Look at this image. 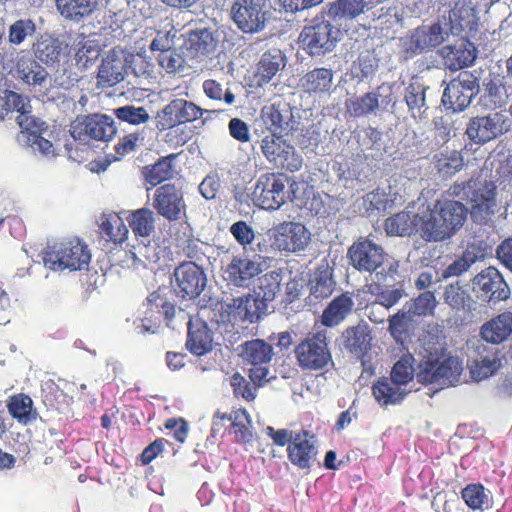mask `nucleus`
I'll return each instance as SVG.
<instances>
[{
  "mask_svg": "<svg viewBox=\"0 0 512 512\" xmlns=\"http://www.w3.org/2000/svg\"><path fill=\"white\" fill-rule=\"evenodd\" d=\"M256 205L267 210H277L286 201L285 183L274 173L261 175L252 192Z\"/></svg>",
  "mask_w": 512,
  "mask_h": 512,
  "instance_id": "nucleus-15",
  "label": "nucleus"
},
{
  "mask_svg": "<svg viewBox=\"0 0 512 512\" xmlns=\"http://www.w3.org/2000/svg\"><path fill=\"white\" fill-rule=\"evenodd\" d=\"M113 114L122 122L132 125L147 123L150 119L148 111L142 106L125 105L113 110Z\"/></svg>",
  "mask_w": 512,
  "mask_h": 512,
  "instance_id": "nucleus-56",
  "label": "nucleus"
},
{
  "mask_svg": "<svg viewBox=\"0 0 512 512\" xmlns=\"http://www.w3.org/2000/svg\"><path fill=\"white\" fill-rule=\"evenodd\" d=\"M483 257L484 253L475 244L469 245L460 258L454 260L445 268L442 277L449 278L459 276Z\"/></svg>",
  "mask_w": 512,
  "mask_h": 512,
  "instance_id": "nucleus-45",
  "label": "nucleus"
},
{
  "mask_svg": "<svg viewBox=\"0 0 512 512\" xmlns=\"http://www.w3.org/2000/svg\"><path fill=\"white\" fill-rule=\"evenodd\" d=\"M285 278L283 269L269 271L258 278V288L262 293L261 300L271 301L280 290L282 280Z\"/></svg>",
  "mask_w": 512,
  "mask_h": 512,
  "instance_id": "nucleus-47",
  "label": "nucleus"
},
{
  "mask_svg": "<svg viewBox=\"0 0 512 512\" xmlns=\"http://www.w3.org/2000/svg\"><path fill=\"white\" fill-rule=\"evenodd\" d=\"M224 420L231 421V433L234 435V440L237 443H248L252 440V421L245 408L234 410L229 415L217 411L213 416V430L215 431L217 427H222Z\"/></svg>",
  "mask_w": 512,
  "mask_h": 512,
  "instance_id": "nucleus-29",
  "label": "nucleus"
},
{
  "mask_svg": "<svg viewBox=\"0 0 512 512\" xmlns=\"http://www.w3.org/2000/svg\"><path fill=\"white\" fill-rule=\"evenodd\" d=\"M285 66V56L279 49L265 52L258 63L257 78L260 86L267 84Z\"/></svg>",
  "mask_w": 512,
  "mask_h": 512,
  "instance_id": "nucleus-39",
  "label": "nucleus"
},
{
  "mask_svg": "<svg viewBox=\"0 0 512 512\" xmlns=\"http://www.w3.org/2000/svg\"><path fill=\"white\" fill-rule=\"evenodd\" d=\"M437 306L434 294L430 291L406 302L401 310L387 320H411L413 317H431Z\"/></svg>",
  "mask_w": 512,
  "mask_h": 512,
  "instance_id": "nucleus-31",
  "label": "nucleus"
},
{
  "mask_svg": "<svg viewBox=\"0 0 512 512\" xmlns=\"http://www.w3.org/2000/svg\"><path fill=\"white\" fill-rule=\"evenodd\" d=\"M152 206L169 221H179L186 212L183 193L173 184H165L155 190Z\"/></svg>",
  "mask_w": 512,
  "mask_h": 512,
  "instance_id": "nucleus-18",
  "label": "nucleus"
},
{
  "mask_svg": "<svg viewBox=\"0 0 512 512\" xmlns=\"http://www.w3.org/2000/svg\"><path fill=\"white\" fill-rule=\"evenodd\" d=\"M16 72L26 84L38 88L40 92H46L51 87L46 69L31 58L21 57L17 61Z\"/></svg>",
  "mask_w": 512,
  "mask_h": 512,
  "instance_id": "nucleus-30",
  "label": "nucleus"
},
{
  "mask_svg": "<svg viewBox=\"0 0 512 512\" xmlns=\"http://www.w3.org/2000/svg\"><path fill=\"white\" fill-rule=\"evenodd\" d=\"M403 297V292L399 289L388 290L383 292L379 296V301L372 303L365 307V316L369 318V320H378V315L393 306ZM380 320H384L381 318Z\"/></svg>",
  "mask_w": 512,
  "mask_h": 512,
  "instance_id": "nucleus-53",
  "label": "nucleus"
},
{
  "mask_svg": "<svg viewBox=\"0 0 512 512\" xmlns=\"http://www.w3.org/2000/svg\"><path fill=\"white\" fill-rule=\"evenodd\" d=\"M511 120L504 111L491 112L472 118L466 128L468 138L477 144H485L510 130Z\"/></svg>",
  "mask_w": 512,
  "mask_h": 512,
  "instance_id": "nucleus-11",
  "label": "nucleus"
},
{
  "mask_svg": "<svg viewBox=\"0 0 512 512\" xmlns=\"http://www.w3.org/2000/svg\"><path fill=\"white\" fill-rule=\"evenodd\" d=\"M445 301L457 310H470L472 301L467 292L460 286L451 284L446 288Z\"/></svg>",
  "mask_w": 512,
  "mask_h": 512,
  "instance_id": "nucleus-61",
  "label": "nucleus"
},
{
  "mask_svg": "<svg viewBox=\"0 0 512 512\" xmlns=\"http://www.w3.org/2000/svg\"><path fill=\"white\" fill-rule=\"evenodd\" d=\"M298 365L303 370L317 371L332 360L325 330L308 335L294 349Z\"/></svg>",
  "mask_w": 512,
  "mask_h": 512,
  "instance_id": "nucleus-8",
  "label": "nucleus"
},
{
  "mask_svg": "<svg viewBox=\"0 0 512 512\" xmlns=\"http://www.w3.org/2000/svg\"><path fill=\"white\" fill-rule=\"evenodd\" d=\"M174 159L175 155H169L158 160L153 165L145 166L142 170L143 177L152 186L172 178L174 173L172 161Z\"/></svg>",
  "mask_w": 512,
  "mask_h": 512,
  "instance_id": "nucleus-44",
  "label": "nucleus"
},
{
  "mask_svg": "<svg viewBox=\"0 0 512 512\" xmlns=\"http://www.w3.org/2000/svg\"><path fill=\"white\" fill-rule=\"evenodd\" d=\"M339 30L330 22L321 21L306 26L300 33L299 41L311 56H324L331 52L338 42Z\"/></svg>",
  "mask_w": 512,
  "mask_h": 512,
  "instance_id": "nucleus-13",
  "label": "nucleus"
},
{
  "mask_svg": "<svg viewBox=\"0 0 512 512\" xmlns=\"http://www.w3.org/2000/svg\"><path fill=\"white\" fill-rule=\"evenodd\" d=\"M204 94L212 101L226 106L234 105L236 96L230 87L214 79H207L202 84Z\"/></svg>",
  "mask_w": 512,
  "mask_h": 512,
  "instance_id": "nucleus-49",
  "label": "nucleus"
},
{
  "mask_svg": "<svg viewBox=\"0 0 512 512\" xmlns=\"http://www.w3.org/2000/svg\"><path fill=\"white\" fill-rule=\"evenodd\" d=\"M174 278L177 294L190 299L199 296L207 282L203 270L193 262L179 265L174 271Z\"/></svg>",
  "mask_w": 512,
  "mask_h": 512,
  "instance_id": "nucleus-21",
  "label": "nucleus"
},
{
  "mask_svg": "<svg viewBox=\"0 0 512 512\" xmlns=\"http://www.w3.org/2000/svg\"><path fill=\"white\" fill-rule=\"evenodd\" d=\"M213 333L207 322H188L186 348L196 356H202L212 349Z\"/></svg>",
  "mask_w": 512,
  "mask_h": 512,
  "instance_id": "nucleus-32",
  "label": "nucleus"
},
{
  "mask_svg": "<svg viewBox=\"0 0 512 512\" xmlns=\"http://www.w3.org/2000/svg\"><path fill=\"white\" fill-rule=\"evenodd\" d=\"M501 367V360L496 354L483 357L480 361H475L471 366L472 378L481 381L493 375Z\"/></svg>",
  "mask_w": 512,
  "mask_h": 512,
  "instance_id": "nucleus-59",
  "label": "nucleus"
},
{
  "mask_svg": "<svg viewBox=\"0 0 512 512\" xmlns=\"http://www.w3.org/2000/svg\"><path fill=\"white\" fill-rule=\"evenodd\" d=\"M318 445L314 433L301 429L295 433L287 447V458L290 463L301 470H310L317 460Z\"/></svg>",
  "mask_w": 512,
  "mask_h": 512,
  "instance_id": "nucleus-16",
  "label": "nucleus"
},
{
  "mask_svg": "<svg viewBox=\"0 0 512 512\" xmlns=\"http://www.w3.org/2000/svg\"><path fill=\"white\" fill-rule=\"evenodd\" d=\"M90 251L79 239H65L48 245L44 253V265L51 270L70 271L87 269Z\"/></svg>",
  "mask_w": 512,
  "mask_h": 512,
  "instance_id": "nucleus-5",
  "label": "nucleus"
},
{
  "mask_svg": "<svg viewBox=\"0 0 512 512\" xmlns=\"http://www.w3.org/2000/svg\"><path fill=\"white\" fill-rule=\"evenodd\" d=\"M221 32L216 28H197L187 32L185 46L194 57L214 53L220 42Z\"/></svg>",
  "mask_w": 512,
  "mask_h": 512,
  "instance_id": "nucleus-28",
  "label": "nucleus"
},
{
  "mask_svg": "<svg viewBox=\"0 0 512 512\" xmlns=\"http://www.w3.org/2000/svg\"><path fill=\"white\" fill-rule=\"evenodd\" d=\"M461 497L467 507L473 511L488 508L489 496L481 483H471L461 490Z\"/></svg>",
  "mask_w": 512,
  "mask_h": 512,
  "instance_id": "nucleus-48",
  "label": "nucleus"
},
{
  "mask_svg": "<svg viewBox=\"0 0 512 512\" xmlns=\"http://www.w3.org/2000/svg\"><path fill=\"white\" fill-rule=\"evenodd\" d=\"M284 135H267L261 140V151L274 167L296 172L303 164L302 156L293 145L283 139Z\"/></svg>",
  "mask_w": 512,
  "mask_h": 512,
  "instance_id": "nucleus-10",
  "label": "nucleus"
},
{
  "mask_svg": "<svg viewBox=\"0 0 512 512\" xmlns=\"http://www.w3.org/2000/svg\"><path fill=\"white\" fill-rule=\"evenodd\" d=\"M484 94L483 99L495 107H501L506 104L508 99V94L506 88L502 85L500 80L489 79L488 81L484 80L483 82Z\"/></svg>",
  "mask_w": 512,
  "mask_h": 512,
  "instance_id": "nucleus-60",
  "label": "nucleus"
},
{
  "mask_svg": "<svg viewBox=\"0 0 512 512\" xmlns=\"http://www.w3.org/2000/svg\"><path fill=\"white\" fill-rule=\"evenodd\" d=\"M427 90L428 87L418 81L411 82L406 88L405 101L413 117H421L427 110Z\"/></svg>",
  "mask_w": 512,
  "mask_h": 512,
  "instance_id": "nucleus-46",
  "label": "nucleus"
},
{
  "mask_svg": "<svg viewBox=\"0 0 512 512\" xmlns=\"http://www.w3.org/2000/svg\"><path fill=\"white\" fill-rule=\"evenodd\" d=\"M481 74L480 69L461 71L451 79L442 96L444 106L453 112H461L469 107L479 93Z\"/></svg>",
  "mask_w": 512,
  "mask_h": 512,
  "instance_id": "nucleus-6",
  "label": "nucleus"
},
{
  "mask_svg": "<svg viewBox=\"0 0 512 512\" xmlns=\"http://www.w3.org/2000/svg\"><path fill=\"white\" fill-rule=\"evenodd\" d=\"M143 308L147 318L164 316L166 319L178 317L180 320H184L187 317L188 320H192V315L184 313L182 309H179L178 313H176L174 305L158 292H152L147 297L143 303Z\"/></svg>",
  "mask_w": 512,
  "mask_h": 512,
  "instance_id": "nucleus-36",
  "label": "nucleus"
},
{
  "mask_svg": "<svg viewBox=\"0 0 512 512\" xmlns=\"http://www.w3.org/2000/svg\"><path fill=\"white\" fill-rule=\"evenodd\" d=\"M156 220L157 216L149 208L137 209L133 211L128 218L129 225L134 235L143 239L134 249L138 251L139 255L148 260H153V256L148 252L146 241L150 243L148 239L155 232Z\"/></svg>",
  "mask_w": 512,
  "mask_h": 512,
  "instance_id": "nucleus-25",
  "label": "nucleus"
},
{
  "mask_svg": "<svg viewBox=\"0 0 512 512\" xmlns=\"http://www.w3.org/2000/svg\"><path fill=\"white\" fill-rule=\"evenodd\" d=\"M335 282L328 264L320 265L310 280V292L315 298H324L332 294Z\"/></svg>",
  "mask_w": 512,
  "mask_h": 512,
  "instance_id": "nucleus-43",
  "label": "nucleus"
},
{
  "mask_svg": "<svg viewBox=\"0 0 512 512\" xmlns=\"http://www.w3.org/2000/svg\"><path fill=\"white\" fill-rule=\"evenodd\" d=\"M4 98L3 102L6 109V115L9 112H17L18 115L22 112H30L31 105L30 101L27 97H24L14 91L4 90Z\"/></svg>",
  "mask_w": 512,
  "mask_h": 512,
  "instance_id": "nucleus-63",
  "label": "nucleus"
},
{
  "mask_svg": "<svg viewBox=\"0 0 512 512\" xmlns=\"http://www.w3.org/2000/svg\"><path fill=\"white\" fill-rule=\"evenodd\" d=\"M36 31V25L32 19H19L10 25L8 41L12 45H20L26 38L31 37Z\"/></svg>",
  "mask_w": 512,
  "mask_h": 512,
  "instance_id": "nucleus-57",
  "label": "nucleus"
},
{
  "mask_svg": "<svg viewBox=\"0 0 512 512\" xmlns=\"http://www.w3.org/2000/svg\"><path fill=\"white\" fill-rule=\"evenodd\" d=\"M7 409L12 418L21 424H28L36 419L37 413L33 411V400L24 393L13 394L7 399Z\"/></svg>",
  "mask_w": 512,
  "mask_h": 512,
  "instance_id": "nucleus-41",
  "label": "nucleus"
},
{
  "mask_svg": "<svg viewBox=\"0 0 512 512\" xmlns=\"http://www.w3.org/2000/svg\"><path fill=\"white\" fill-rule=\"evenodd\" d=\"M56 8L66 20L79 23L98 9V0H55Z\"/></svg>",
  "mask_w": 512,
  "mask_h": 512,
  "instance_id": "nucleus-35",
  "label": "nucleus"
},
{
  "mask_svg": "<svg viewBox=\"0 0 512 512\" xmlns=\"http://www.w3.org/2000/svg\"><path fill=\"white\" fill-rule=\"evenodd\" d=\"M272 354V347L263 340L257 339L244 344L243 355L250 364H267Z\"/></svg>",
  "mask_w": 512,
  "mask_h": 512,
  "instance_id": "nucleus-50",
  "label": "nucleus"
},
{
  "mask_svg": "<svg viewBox=\"0 0 512 512\" xmlns=\"http://www.w3.org/2000/svg\"><path fill=\"white\" fill-rule=\"evenodd\" d=\"M371 390L376 402L384 407L399 404L406 396L401 386L388 377H380L376 380Z\"/></svg>",
  "mask_w": 512,
  "mask_h": 512,
  "instance_id": "nucleus-37",
  "label": "nucleus"
},
{
  "mask_svg": "<svg viewBox=\"0 0 512 512\" xmlns=\"http://www.w3.org/2000/svg\"><path fill=\"white\" fill-rule=\"evenodd\" d=\"M414 357L408 353L403 355L392 367L390 378L398 385H407L416 376V368L413 367Z\"/></svg>",
  "mask_w": 512,
  "mask_h": 512,
  "instance_id": "nucleus-52",
  "label": "nucleus"
},
{
  "mask_svg": "<svg viewBox=\"0 0 512 512\" xmlns=\"http://www.w3.org/2000/svg\"><path fill=\"white\" fill-rule=\"evenodd\" d=\"M230 233L237 242L246 248L247 245H253L255 233L253 229L244 221H238L231 225Z\"/></svg>",
  "mask_w": 512,
  "mask_h": 512,
  "instance_id": "nucleus-64",
  "label": "nucleus"
},
{
  "mask_svg": "<svg viewBox=\"0 0 512 512\" xmlns=\"http://www.w3.org/2000/svg\"><path fill=\"white\" fill-rule=\"evenodd\" d=\"M472 289L478 297L489 300H505L510 289L502 274L495 267H487L472 280Z\"/></svg>",
  "mask_w": 512,
  "mask_h": 512,
  "instance_id": "nucleus-19",
  "label": "nucleus"
},
{
  "mask_svg": "<svg viewBox=\"0 0 512 512\" xmlns=\"http://www.w3.org/2000/svg\"><path fill=\"white\" fill-rule=\"evenodd\" d=\"M333 71L327 68H316L302 78V87L307 92L323 93L330 90L333 84Z\"/></svg>",
  "mask_w": 512,
  "mask_h": 512,
  "instance_id": "nucleus-42",
  "label": "nucleus"
},
{
  "mask_svg": "<svg viewBox=\"0 0 512 512\" xmlns=\"http://www.w3.org/2000/svg\"><path fill=\"white\" fill-rule=\"evenodd\" d=\"M372 8V0H337L331 4L328 15L335 21L354 19Z\"/></svg>",
  "mask_w": 512,
  "mask_h": 512,
  "instance_id": "nucleus-40",
  "label": "nucleus"
},
{
  "mask_svg": "<svg viewBox=\"0 0 512 512\" xmlns=\"http://www.w3.org/2000/svg\"><path fill=\"white\" fill-rule=\"evenodd\" d=\"M261 119L270 135H288L297 130L299 122L288 105H271L261 111Z\"/></svg>",
  "mask_w": 512,
  "mask_h": 512,
  "instance_id": "nucleus-26",
  "label": "nucleus"
},
{
  "mask_svg": "<svg viewBox=\"0 0 512 512\" xmlns=\"http://www.w3.org/2000/svg\"><path fill=\"white\" fill-rule=\"evenodd\" d=\"M447 193L469 201L470 216L475 223L487 224L497 212L496 186L492 181L480 178L456 181Z\"/></svg>",
  "mask_w": 512,
  "mask_h": 512,
  "instance_id": "nucleus-2",
  "label": "nucleus"
},
{
  "mask_svg": "<svg viewBox=\"0 0 512 512\" xmlns=\"http://www.w3.org/2000/svg\"><path fill=\"white\" fill-rule=\"evenodd\" d=\"M132 59L133 56H127L123 51H110L98 68V85L104 88L122 82L131 68Z\"/></svg>",
  "mask_w": 512,
  "mask_h": 512,
  "instance_id": "nucleus-20",
  "label": "nucleus"
},
{
  "mask_svg": "<svg viewBox=\"0 0 512 512\" xmlns=\"http://www.w3.org/2000/svg\"><path fill=\"white\" fill-rule=\"evenodd\" d=\"M418 214L399 212L385 220L384 228L389 236L410 237L417 234Z\"/></svg>",
  "mask_w": 512,
  "mask_h": 512,
  "instance_id": "nucleus-38",
  "label": "nucleus"
},
{
  "mask_svg": "<svg viewBox=\"0 0 512 512\" xmlns=\"http://www.w3.org/2000/svg\"><path fill=\"white\" fill-rule=\"evenodd\" d=\"M457 19L458 11L451 10L448 17L443 16L436 23L419 26L409 38L407 51L419 54L448 41L450 35L457 34L462 29Z\"/></svg>",
  "mask_w": 512,
  "mask_h": 512,
  "instance_id": "nucleus-4",
  "label": "nucleus"
},
{
  "mask_svg": "<svg viewBox=\"0 0 512 512\" xmlns=\"http://www.w3.org/2000/svg\"><path fill=\"white\" fill-rule=\"evenodd\" d=\"M462 371V362L458 357L429 353L418 363L416 379L423 385L453 386L459 381Z\"/></svg>",
  "mask_w": 512,
  "mask_h": 512,
  "instance_id": "nucleus-3",
  "label": "nucleus"
},
{
  "mask_svg": "<svg viewBox=\"0 0 512 512\" xmlns=\"http://www.w3.org/2000/svg\"><path fill=\"white\" fill-rule=\"evenodd\" d=\"M467 213L459 200H438L432 209L418 214L417 235L426 242L447 240L463 226Z\"/></svg>",
  "mask_w": 512,
  "mask_h": 512,
  "instance_id": "nucleus-1",
  "label": "nucleus"
},
{
  "mask_svg": "<svg viewBox=\"0 0 512 512\" xmlns=\"http://www.w3.org/2000/svg\"><path fill=\"white\" fill-rule=\"evenodd\" d=\"M512 333V322H485L481 327L482 338L490 343L499 344Z\"/></svg>",
  "mask_w": 512,
  "mask_h": 512,
  "instance_id": "nucleus-54",
  "label": "nucleus"
},
{
  "mask_svg": "<svg viewBox=\"0 0 512 512\" xmlns=\"http://www.w3.org/2000/svg\"><path fill=\"white\" fill-rule=\"evenodd\" d=\"M222 318L227 320H260L267 315L268 305L253 296L238 297L221 305Z\"/></svg>",
  "mask_w": 512,
  "mask_h": 512,
  "instance_id": "nucleus-22",
  "label": "nucleus"
},
{
  "mask_svg": "<svg viewBox=\"0 0 512 512\" xmlns=\"http://www.w3.org/2000/svg\"><path fill=\"white\" fill-rule=\"evenodd\" d=\"M202 114L203 110L193 102L185 99H175L167 104L158 116L162 129H166L194 121Z\"/></svg>",
  "mask_w": 512,
  "mask_h": 512,
  "instance_id": "nucleus-24",
  "label": "nucleus"
},
{
  "mask_svg": "<svg viewBox=\"0 0 512 512\" xmlns=\"http://www.w3.org/2000/svg\"><path fill=\"white\" fill-rule=\"evenodd\" d=\"M16 121L21 128L18 141L31 148L34 154L52 159L58 155L57 147L51 140L44 137L48 126L41 119L31 115L30 112H22L17 115Z\"/></svg>",
  "mask_w": 512,
  "mask_h": 512,
  "instance_id": "nucleus-7",
  "label": "nucleus"
},
{
  "mask_svg": "<svg viewBox=\"0 0 512 512\" xmlns=\"http://www.w3.org/2000/svg\"><path fill=\"white\" fill-rule=\"evenodd\" d=\"M71 136L83 144L90 140L109 141L116 133L114 120L107 115L93 114L78 117L70 128Z\"/></svg>",
  "mask_w": 512,
  "mask_h": 512,
  "instance_id": "nucleus-12",
  "label": "nucleus"
},
{
  "mask_svg": "<svg viewBox=\"0 0 512 512\" xmlns=\"http://www.w3.org/2000/svg\"><path fill=\"white\" fill-rule=\"evenodd\" d=\"M352 299L343 294L335 298L324 310L322 320H344L353 308Z\"/></svg>",
  "mask_w": 512,
  "mask_h": 512,
  "instance_id": "nucleus-55",
  "label": "nucleus"
},
{
  "mask_svg": "<svg viewBox=\"0 0 512 512\" xmlns=\"http://www.w3.org/2000/svg\"><path fill=\"white\" fill-rule=\"evenodd\" d=\"M233 23L243 33L263 31L269 19L267 0H235L230 9Z\"/></svg>",
  "mask_w": 512,
  "mask_h": 512,
  "instance_id": "nucleus-9",
  "label": "nucleus"
},
{
  "mask_svg": "<svg viewBox=\"0 0 512 512\" xmlns=\"http://www.w3.org/2000/svg\"><path fill=\"white\" fill-rule=\"evenodd\" d=\"M347 256L355 269L372 273L385 263L387 255L381 245L368 238H360L350 246Z\"/></svg>",
  "mask_w": 512,
  "mask_h": 512,
  "instance_id": "nucleus-14",
  "label": "nucleus"
},
{
  "mask_svg": "<svg viewBox=\"0 0 512 512\" xmlns=\"http://www.w3.org/2000/svg\"><path fill=\"white\" fill-rule=\"evenodd\" d=\"M100 228L113 242H123L128 234V229L121 217L117 214L102 215Z\"/></svg>",
  "mask_w": 512,
  "mask_h": 512,
  "instance_id": "nucleus-51",
  "label": "nucleus"
},
{
  "mask_svg": "<svg viewBox=\"0 0 512 512\" xmlns=\"http://www.w3.org/2000/svg\"><path fill=\"white\" fill-rule=\"evenodd\" d=\"M372 335L369 327L361 322L347 328L342 333V343L346 350L361 360L366 370L367 360L365 359L371 350Z\"/></svg>",
  "mask_w": 512,
  "mask_h": 512,
  "instance_id": "nucleus-27",
  "label": "nucleus"
},
{
  "mask_svg": "<svg viewBox=\"0 0 512 512\" xmlns=\"http://www.w3.org/2000/svg\"><path fill=\"white\" fill-rule=\"evenodd\" d=\"M35 57L46 65L58 63L67 52V45L59 38L42 35L33 45Z\"/></svg>",
  "mask_w": 512,
  "mask_h": 512,
  "instance_id": "nucleus-33",
  "label": "nucleus"
},
{
  "mask_svg": "<svg viewBox=\"0 0 512 512\" xmlns=\"http://www.w3.org/2000/svg\"><path fill=\"white\" fill-rule=\"evenodd\" d=\"M463 165L461 153L455 150L441 154L435 161L437 171L444 176L454 175L462 169Z\"/></svg>",
  "mask_w": 512,
  "mask_h": 512,
  "instance_id": "nucleus-58",
  "label": "nucleus"
},
{
  "mask_svg": "<svg viewBox=\"0 0 512 512\" xmlns=\"http://www.w3.org/2000/svg\"><path fill=\"white\" fill-rule=\"evenodd\" d=\"M230 384L236 397H242L246 401H253L255 399L256 387L240 373L232 375Z\"/></svg>",
  "mask_w": 512,
  "mask_h": 512,
  "instance_id": "nucleus-62",
  "label": "nucleus"
},
{
  "mask_svg": "<svg viewBox=\"0 0 512 512\" xmlns=\"http://www.w3.org/2000/svg\"><path fill=\"white\" fill-rule=\"evenodd\" d=\"M462 41L459 44L442 47L438 53L444 60V65L451 71H458L470 65L475 60L474 48Z\"/></svg>",
  "mask_w": 512,
  "mask_h": 512,
  "instance_id": "nucleus-34",
  "label": "nucleus"
},
{
  "mask_svg": "<svg viewBox=\"0 0 512 512\" xmlns=\"http://www.w3.org/2000/svg\"><path fill=\"white\" fill-rule=\"evenodd\" d=\"M275 245L278 252L304 251L311 241L310 231L299 222H283L274 227Z\"/></svg>",
  "mask_w": 512,
  "mask_h": 512,
  "instance_id": "nucleus-17",
  "label": "nucleus"
},
{
  "mask_svg": "<svg viewBox=\"0 0 512 512\" xmlns=\"http://www.w3.org/2000/svg\"><path fill=\"white\" fill-rule=\"evenodd\" d=\"M266 264L261 256L254 259L234 258L227 266V279L237 287H249L254 278L266 270Z\"/></svg>",
  "mask_w": 512,
  "mask_h": 512,
  "instance_id": "nucleus-23",
  "label": "nucleus"
}]
</instances>
